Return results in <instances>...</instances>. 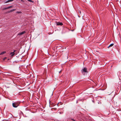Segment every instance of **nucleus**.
<instances>
[{"label":"nucleus","instance_id":"15","mask_svg":"<svg viewBox=\"0 0 121 121\" xmlns=\"http://www.w3.org/2000/svg\"><path fill=\"white\" fill-rule=\"evenodd\" d=\"M6 57H5L3 59V60H4L6 59Z\"/></svg>","mask_w":121,"mask_h":121},{"label":"nucleus","instance_id":"17","mask_svg":"<svg viewBox=\"0 0 121 121\" xmlns=\"http://www.w3.org/2000/svg\"><path fill=\"white\" fill-rule=\"evenodd\" d=\"M61 72V71H60L59 72V73H60Z\"/></svg>","mask_w":121,"mask_h":121},{"label":"nucleus","instance_id":"18","mask_svg":"<svg viewBox=\"0 0 121 121\" xmlns=\"http://www.w3.org/2000/svg\"><path fill=\"white\" fill-rule=\"evenodd\" d=\"M58 104H57V106H58Z\"/></svg>","mask_w":121,"mask_h":121},{"label":"nucleus","instance_id":"9","mask_svg":"<svg viewBox=\"0 0 121 121\" xmlns=\"http://www.w3.org/2000/svg\"><path fill=\"white\" fill-rule=\"evenodd\" d=\"M6 52L5 51H4L0 53V54L1 55H2L4 54Z\"/></svg>","mask_w":121,"mask_h":121},{"label":"nucleus","instance_id":"10","mask_svg":"<svg viewBox=\"0 0 121 121\" xmlns=\"http://www.w3.org/2000/svg\"><path fill=\"white\" fill-rule=\"evenodd\" d=\"M79 15H80V14L81 15V11H79ZM78 16L79 17H80V15H79V16L78 15Z\"/></svg>","mask_w":121,"mask_h":121},{"label":"nucleus","instance_id":"2","mask_svg":"<svg viewBox=\"0 0 121 121\" xmlns=\"http://www.w3.org/2000/svg\"><path fill=\"white\" fill-rule=\"evenodd\" d=\"M82 73L83 72H87V69L86 68H84L82 70Z\"/></svg>","mask_w":121,"mask_h":121},{"label":"nucleus","instance_id":"6","mask_svg":"<svg viewBox=\"0 0 121 121\" xmlns=\"http://www.w3.org/2000/svg\"><path fill=\"white\" fill-rule=\"evenodd\" d=\"M13 0H8L5 2V3H7L13 1Z\"/></svg>","mask_w":121,"mask_h":121},{"label":"nucleus","instance_id":"3","mask_svg":"<svg viewBox=\"0 0 121 121\" xmlns=\"http://www.w3.org/2000/svg\"><path fill=\"white\" fill-rule=\"evenodd\" d=\"M16 50H14L13 52H11L10 53V54L12 56H13L15 54V53H14L16 51Z\"/></svg>","mask_w":121,"mask_h":121},{"label":"nucleus","instance_id":"16","mask_svg":"<svg viewBox=\"0 0 121 121\" xmlns=\"http://www.w3.org/2000/svg\"><path fill=\"white\" fill-rule=\"evenodd\" d=\"M7 13H9V11H8V12H7Z\"/></svg>","mask_w":121,"mask_h":121},{"label":"nucleus","instance_id":"1","mask_svg":"<svg viewBox=\"0 0 121 121\" xmlns=\"http://www.w3.org/2000/svg\"><path fill=\"white\" fill-rule=\"evenodd\" d=\"M12 105L13 107L16 108L18 106V103L15 102L13 103L12 104Z\"/></svg>","mask_w":121,"mask_h":121},{"label":"nucleus","instance_id":"12","mask_svg":"<svg viewBox=\"0 0 121 121\" xmlns=\"http://www.w3.org/2000/svg\"><path fill=\"white\" fill-rule=\"evenodd\" d=\"M12 6H11L9 7H8V8L9 9L10 8H11L12 7Z\"/></svg>","mask_w":121,"mask_h":121},{"label":"nucleus","instance_id":"13","mask_svg":"<svg viewBox=\"0 0 121 121\" xmlns=\"http://www.w3.org/2000/svg\"><path fill=\"white\" fill-rule=\"evenodd\" d=\"M16 13H21V12H16Z\"/></svg>","mask_w":121,"mask_h":121},{"label":"nucleus","instance_id":"14","mask_svg":"<svg viewBox=\"0 0 121 121\" xmlns=\"http://www.w3.org/2000/svg\"><path fill=\"white\" fill-rule=\"evenodd\" d=\"M27 0L28 1H29L33 2V1H32L31 0Z\"/></svg>","mask_w":121,"mask_h":121},{"label":"nucleus","instance_id":"20","mask_svg":"<svg viewBox=\"0 0 121 121\" xmlns=\"http://www.w3.org/2000/svg\"><path fill=\"white\" fill-rule=\"evenodd\" d=\"M53 105V106H54V105Z\"/></svg>","mask_w":121,"mask_h":121},{"label":"nucleus","instance_id":"19","mask_svg":"<svg viewBox=\"0 0 121 121\" xmlns=\"http://www.w3.org/2000/svg\"><path fill=\"white\" fill-rule=\"evenodd\" d=\"M53 105V106H54V105Z\"/></svg>","mask_w":121,"mask_h":121},{"label":"nucleus","instance_id":"5","mask_svg":"<svg viewBox=\"0 0 121 121\" xmlns=\"http://www.w3.org/2000/svg\"><path fill=\"white\" fill-rule=\"evenodd\" d=\"M56 23L57 24L56 25H57L61 26L63 25V23H62L59 22Z\"/></svg>","mask_w":121,"mask_h":121},{"label":"nucleus","instance_id":"11","mask_svg":"<svg viewBox=\"0 0 121 121\" xmlns=\"http://www.w3.org/2000/svg\"><path fill=\"white\" fill-rule=\"evenodd\" d=\"M9 9L8 8V7H7L3 9V10H5V9Z\"/></svg>","mask_w":121,"mask_h":121},{"label":"nucleus","instance_id":"8","mask_svg":"<svg viewBox=\"0 0 121 121\" xmlns=\"http://www.w3.org/2000/svg\"><path fill=\"white\" fill-rule=\"evenodd\" d=\"M15 10V9H13L12 10H11L10 11H9V13H10V12H12Z\"/></svg>","mask_w":121,"mask_h":121},{"label":"nucleus","instance_id":"21","mask_svg":"<svg viewBox=\"0 0 121 121\" xmlns=\"http://www.w3.org/2000/svg\"><path fill=\"white\" fill-rule=\"evenodd\" d=\"M0 55H1V54H0Z\"/></svg>","mask_w":121,"mask_h":121},{"label":"nucleus","instance_id":"4","mask_svg":"<svg viewBox=\"0 0 121 121\" xmlns=\"http://www.w3.org/2000/svg\"><path fill=\"white\" fill-rule=\"evenodd\" d=\"M26 33V31H23L21 32L18 34V35H22L23 34H24V33Z\"/></svg>","mask_w":121,"mask_h":121},{"label":"nucleus","instance_id":"7","mask_svg":"<svg viewBox=\"0 0 121 121\" xmlns=\"http://www.w3.org/2000/svg\"><path fill=\"white\" fill-rule=\"evenodd\" d=\"M114 45V44L113 43H112L110 44L108 47V48H109L110 47H112Z\"/></svg>","mask_w":121,"mask_h":121}]
</instances>
